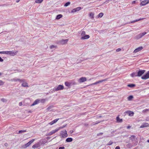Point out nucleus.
Returning <instances> with one entry per match:
<instances>
[{"label":"nucleus","mask_w":149,"mask_h":149,"mask_svg":"<svg viewBox=\"0 0 149 149\" xmlns=\"http://www.w3.org/2000/svg\"><path fill=\"white\" fill-rule=\"evenodd\" d=\"M64 88V86L62 85H59L57 87H55L53 89L52 91L54 92L56 91H57L60 90H63Z\"/></svg>","instance_id":"obj_1"},{"label":"nucleus","mask_w":149,"mask_h":149,"mask_svg":"<svg viewBox=\"0 0 149 149\" xmlns=\"http://www.w3.org/2000/svg\"><path fill=\"white\" fill-rule=\"evenodd\" d=\"M60 136L61 138H63L66 137L68 136L67 133V132L66 130L64 131H61V133H60Z\"/></svg>","instance_id":"obj_2"},{"label":"nucleus","mask_w":149,"mask_h":149,"mask_svg":"<svg viewBox=\"0 0 149 149\" xmlns=\"http://www.w3.org/2000/svg\"><path fill=\"white\" fill-rule=\"evenodd\" d=\"M145 70H139L137 72V75L138 77H140L145 72Z\"/></svg>","instance_id":"obj_3"},{"label":"nucleus","mask_w":149,"mask_h":149,"mask_svg":"<svg viewBox=\"0 0 149 149\" xmlns=\"http://www.w3.org/2000/svg\"><path fill=\"white\" fill-rule=\"evenodd\" d=\"M141 78L142 79L144 80L149 78V71H148L145 74L142 76Z\"/></svg>","instance_id":"obj_4"},{"label":"nucleus","mask_w":149,"mask_h":149,"mask_svg":"<svg viewBox=\"0 0 149 149\" xmlns=\"http://www.w3.org/2000/svg\"><path fill=\"white\" fill-rule=\"evenodd\" d=\"M35 141L34 139H32L26 144L24 146V148H26L27 147H29L34 141Z\"/></svg>","instance_id":"obj_5"},{"label":"nucleus","mask_w":149,"mask_h":149,"mask_svg":"<svg viewBox=\"0 0 149 149\" xmlns=\"http://www.w3.org/2000/svg\"><path fill=\"white\" fill-rule=\"evenodd\" d=\"M11 81H14L15 82H17V81H18L20 83H21L22 82H23L24 81V79H18L17 78H15L11 79Z\"/></svg>","instance_id":"obj_6"},{"label":"nucleus","mask_w":149,"mask_h":149,"mask_svg":"<svg viewBox=\"0 0 149 149\" xmlns=\"http://www.w3.org/2000/svg\"><path fill=\"white\" fill-rule=\"evenodd\" d=\"M149 3V0H144L142 1L140 3V6H142Z\"/></svg>","instance_id":"obj_7"},{"label":"nucleus","mask_w":149,"mask_h":149,"mask_svg":"<svg viewBox=\"0 0 149 149\" xmlns=\"http://www.w3.org/2000/svg\"><path fill=\"white\" fill-rule=\"evenodd\" d=\"M18 51L17 50L11 51H9V54L12 56H14L17 53Z\"/></svg>","instance_id":"obj_8"},{"label":"nucleus","mask_w":149,"mask_h":149,"mask_svg":"<svg viewBox=\"0 0 149 149\" xmlns=\"http://www.w3.org/2000/svg\"><path fill=\"white\" fill-rule=\"evenodd\" d=\"M40 101V99H37L36 100L33 102V103L31 105V106H32L39 103Z\"/></svg>","instance_id":"obj_9"},{"label":"nucleus","mask_w":149,"mask_h":149,"mask_svg":"<svg viewBox=\"0 0 149 149\" xmlns=\"http://www.w3.org/2000/svg\"><path fill=\"white\" fill-rule=\"evenodd\" d=\"M143 49V47H139L135 49L133 52V53H135L139 52L142 50Z\"/></svg>","instance_id":"obj_10"},{"label":"nucleus","mask_w":149,"mask_h":149,"mask_svg":"<svg viewBox=\"0 0 149 149\" xmlns=\"http://www.w3.org/2000/svg\"><path fill=\"white\" fill-rule=\"evenodd\" d=\"M86 81V78L85 77H82L79 79L78 80V81L79 83H82Z\"/></svg>","instance_id":"obj_11"},{"label":"nucleus","mask_w":149,"mask_h":149,"mask_svg":"<svg viewBox=\"0 0 149 149\" xmlns=\"http://www.w3.org/2000/svg\"><path fill=\"white\" fill-rule=\"evenodd\" d=\"M47 143L45 139H41L39 142L40 145H44Z\"/></svg>","instance_id":"obj_12"},{"label":"nucleus","mask_w":149,"mask_h":149,"mask_svg":"<svg viewBox=\"0 0 149 149\" xmlns=\"http://www.w3.org/2000/svg\"><path fill=\"white\" fill-rule=\"evenodd\" d=\"M131 140L132 142H134L136 141V136L134 135H132L129 138Z\"/></svg>","instance_id":"obj_13"},{"label":"nucleus","mask_w":149,"mask_h":149,"mask_svg":"<svg viewBox=\"0 0 149 149\" xmlns=\"http://www.w3.org/2000/svg\"><path fill=\"white\" fill-rule=\"evenodd\" d=\"M68 39L62 40L60 41V42L61 44L62 45L65 44L67 43V42H68Z\"/></svg>","instance_id":"obj_14"},{"label":"nucleus","mask_w":149,"mask_h":149,"mask_svg":"<svg viewBox=\"0 0 149 149\" xmlns=\"http://www.w3.org/2000/svg\"><path fill=\"white\" fill-rule=\"evenodd\" d=\"M58 130H57V128L54 130H53L52 131H51L50 132H49L48 134V135H51L54 134L55 133L58 131Z\"/></svg>","instance_id":"obj_15"},{"label":"nucleus","mask_w":149,"mask_h":149,"mask_svg":"<svg viewBox=\"0 0 149 149\" xmlns=\"http://www.w3.org/2000/svg\"><path fill=\"white\" fill-rule=\"evenodd\" d=\"M146 33V32H143L141 33H140L138 35V38H142L143 36L145 35Z\"/></svg>","instance_id":"obj_16"},{"label":"nucleus","mask_w":149,"mask_h":149,"mask_svg":"<svg viewBox=\"0 0 149 149\" xmlns=\"http://www.w3.org/2000/svg\"><path fill=\"white\" fill-rule=\"evenodd\" d=\"M40 146V145L39 144V142H38L37 143H36L34 145L32 146V147L33 149H35L38 148Z\"/></svg>","instance_id":"obj_17"},{"label":"nucleus","mask_w":149,"mask_h":149,"mask_svg":"<svg viewBox=\"0 0 149 149\" xmlns=\"http://www.w3.org/2000/svg\"><path fill=\"white\" fill-rule=\"evenodd\" d=\"M22 86L24 87H28L27 83L25 82V79H24V81L23 82H22Z\"/></svg>","instance_id":"obj_18"},{"label":"nucleus","mask_w":149,"mask_h":149,"mask_svg":"<svg viewBox=\"0 0 149 149\" xmlns=\"http://www.w3.org/2000/svg\"><path fill=\"white\" fill-rule=\"evenodd\" d=\"M59 118H58L54 119V120L52 121L51 122L49 123V124L51 125H53L57 121L59 120Z\"/></svg>","instance_id":"obj_19"},{"label":"nucleus","mask_w":149,"mask_h":149,"mask_svg":"<svg viewBox=\"0 0 149 149\" xmlns=\"http://www.w3.org/2000/svg\"><path fill=\"white\" fill-rule=\"evenodd\" d=\"M90 38V36L88 35H85L84 36L82 37L81 39V40H84L86 39H88Z\"/></svg>","instance_id":"obj_20"},{"label":"nucleus","mask_w":149,"mask_h":149,"mask_svg":"<svg viewBox=\"0 0 149 149\" xmlns=\"http://www.w3.org/2000/svg\"><path fill=\"white\" fill-rule=\"evenodd\" d=\"M116 119L117 122L118 123L121 122L123 121V119H120L119 116H118L116 117Z\"/></svg>","instance_id":"obj_21"},{"label":"nucleus","mask_w":149,"mask_h":149,"mask_svg":"<svg viewBox=\"0 0 149 149\" xmlns=\"http://www.w3.org/2000/svg\"><path fill=\"white\" fill-rule=\"evenodd\" d=\"M73 140V139L72 138L69 137L67 138L66 140V141L67 142H70L72 141Z\"/></svg>","instance_id":"obj_22"},{"label":"nucleus","mask_w":149,"mask_h":149,"mask_svg":"<svg viewBox=\"0 0 149 149\" xmlns=\"http://www.w3.org/2000/svg\"><path fill=\"white\" fill-rule=\"evenodd\" d=\"M137 72H134L131 74L130 75L132 77H134L137 76Z\"/></svg>","instance_id":"obj_23"},{"label":"nucleus","mask_w":149,"mask_h":149,"mask_svg":"<svg viewBox=\"0 0 149 149\" xmlns=\"http://www.w3.org/2000/svg\"><path fill=\"white\" fill-rule=\"evenodd\" d=\"M143 19V18H140L139 19H137L132 21L131 22L129 23H134L136 22H138V21H140Z\"/></svg>","instance_id":"obj_24"},{"label":"nucleus","mask_w":149,"mask_h":149,"mask_svg":"<svg viewBox=\"0 0 149 149\" xmlns=\"http://www.w3.org/2000/svg\"><path fill=\"white\" fill-rule=\"evenodd\" d=\"M94 13H91L89 14L90 17L92 19L94 18Z\"/></svg>","instance_id":"obj_25"},{"label":"nucleus","mask_w":149,"mask_h":149,"mask_svg":"<svg viewBox=\"0 0 149 149\" xmlns=\"http://www.w3.org/2000/svg\"><path fill=\"white\" fill-rule=\"evenodd\" d=\"M63 16L61 14H59L56 16V19H58L61 18Z\"/></svg>","instance_id":"obj_26"},{"label":"nucleus","mask_w":149,"mask_h":149,"mask_svg":"<svg viewBox=\"0 0 149 149\" xmlns=\"http://www.w3.org/2000/svg\"><path fill=\"white\" fill-rule=\"evenodd\" d=\"M127 86L130 88H133L136 86V85L134 84H128Z\"/></svg>","instance_id":"obj_27"},{"label":"nucleus","mask_w":149,"mask_h":149,"mask_svg":"<svg viewBox=\"0 0 149 149\" xmlns=\"http://www.w3.org/2000/svg\"><path fill=\"white\" fill-rule=\"evenodd\" d=\"M132 143H129L126 145V146L127 148H130L132 146Z\"/></svg>","instance_id":"obj_28"},{"label":"nucleus","mask_w":149,"mask_h":149,"mask_svg":"<svg viewBox=\"0 0 149 149\" xmlns=\"http://www.w3.org/2000/svg\"><path fill=\"white\" fill-rule=\"evenodd\" d=\"M65 84L66 86L68 87L70 86H71V83L67 81L65 82Z\"/></svg>","instance_id":"obj_29"},{"label":"nucleus","mask_w":149,"mask_h":149,"mask_svg":"<svg viewBox=\"0 0 149 149\" xmlns=\"http://www.w3.org/2000/svg\"><path fill=\"white\" fill-rule=\"evenodd\" d=\"M148 125V123H146L145 124H143V125H141V126H140V127L143 128L144 127H147Z\"/></svg>","instance_id":"obj_30"},{"label":"nucleus","mask_w":149,"mask_h":149,"mask_svg":"<svg viewBox=\"0 0 149 149\" xmlns=\"http://www.w3.org/2000/svg\"><path fill=\"white\" fill-rule=\"evenodd\" d=\"M129 115L130 116H133L134 114V113L133 111H129L128 112Z\"/></svg>","instance_id":"obj_31"},{"label":"nucleus","mask_w":149,"mask_h":149,"mask_svg":"<svg viewBox=\"0 0 149 149\" xmlns=\"http://www.w3.org/2000/svg\"><path fill=\"white\" fill-rule=\"evenodd\" d=\"M43 1V0H36L35 2L36 3H41Z\"/></svg>","instance_id":"obj_32"},{"label":"nucleus","mask_w":149,"mask_h":149,"mask_svg":"<svg viewBox=\"0 0 149 149\" xmlns=\"http://www.w3.org/2000/svg\"><path fill=\"white\" fill-rule=\"evenodd\" d=\"M133 98V96L132 95H130L127 97L128 100L130 101Z\"/></svg>","instance_id":"obj_33"},{"label":"nucleus","mask_w":149,"mask_h":149,"mask_svg":"<svg viewBox=\"0 0 149 149\" xmlns=\"http://www.w3.org/2000/svg\"><path fill=\"white\" fill-rule=\"evenodd\" d=\"M67 125V124L65 125H64L62 126L59 127V128H57V130H58V131L59 130L65 127Z\"/></svg>","instance_id":"obj_34"},{"label":"nucleus","mask_w":149,"mask_h":149,"mask_svg":"<svg viewBox=\"0 0 149 149\" xmlns=\"http://www.w3.org/2000/svg\"><path fill=\"white\" fill-rule=\"evenodd\" d=\"M26 132V130H20L18 131V132L17 133L18 134H20L22 133L23 132Z\"/></svg>","instance_id":"obj_35"},{"label":"nucleus","mask_w":149,"mask_h":149,"mask_svg":"<svg viewBox=\"0 0 149 149\" xmlns=\"http://www.w3.org/2000/svg\"><path fill=\"white\" fill-rule=\"evenodd\" d=\"M75 8V10H76V12H77L80 10L81 9V7H78Z\"/></svg>","instance_id":"obj_36"},{"label":"nucleus","mask_w":149,"mask_h":149,"mask_svg":"<svg viewBox=\"0 0 149 149\" xmlns=\"http://www.w3.org/2000/svg\"><path fill=\"white\" fill-rule=\"evenodd\" d=\"M103 14L102 13H100L98 15V17H101L103 16Z\"/></svg>","instance_id":"obj_37"},{"label":"nucleus","mask_w":149,"mask_h":149,"mask_svg":"<svg viewBox=\"0 0 149 149\" xmlns=\"http://www.w3.org/2000/svg\"><path fill=\"white\" fill-rule=\"evenodd\" d=\"M70 2H68L66 3L64 5V6L67 7L70 5Z\"/></svg>","instance_id":"obj_38"},{"label":"nucleus","mask_w":149,"mask_h":149,"mask_svg":"<svg viewBox=\"0 0 149 149\" xmlns=\"http://www.w3.org/2000/svg\"><path fill=\"white\" fill-rule=\"evenodd\" d=\"M107 80V79H104L102 80H100V81H97L98 82V84L102 83L103 81H106Z\"/></svg>","instance_id":"obj_39"},{"label":"nucleus","mask_w":149,"mask_h":149,"mask_svg":"<svg viewBox=\"0 0 149 149\" xmlns=\"http://www.w3.org/2000/svg\"><path fill=\"white\" fill-rule=\"evenodd\" d=\"M53 107V106H49L47 108V109L49 111H51L52 110H51V108Z\"/></svg>","instance_id":"obj_40"},{"label":"nucleus","mask_w":149,"mask_h":149,"mask_svg":"<svg viewBox=\"0 0 149 149\" xmlns=\"http://www.w3.org/2000/svg\"><path fill=\"white\" fill-rule=\"evenodd\" d=\"M113 143V142L111 141H110L109 143L107 144V146H110Z\"/></svg>","instance_id":"obj_41"},{"label":"nucleus","mask_w":149,"mask_h":149,"mask_svg":"<svg viewBox=\"0 0 149 149\" xmlns=\"http://www.w3.org/2000/svg\"><path fill=\"white\" fill-rule=\"evenodd\" d=\"M86 35V32L84 31H82V32L81 35L82 36V37L83 36H84Z\"/></svg>","instance_id":"obj_42"},{"label":"nucleus","mask_w":149,"mask_h":149,"mask_svg":"<svg viewBox=\"0 0 149 149\" xmlns=\"http://www.w3.org/2000/svg\"><path fill=\"white\" fill-rule=\"evenodd\" d=\"M1 101L3 102H5L7 101V100L6 99H5L3 98L1 99Z\"/></svg>","instance_id":"obj_43"},{"label":"nucleus","mask_w":149,"mask_h":149,"mask_svg":"<svg viewBox=\"0 0 149 149\" xmlns=\"http://www.w3.org/2000/svg\"><path fill=\"white\" fill-rule=\"evenodd\" d=\"M3 54H9V51H3Z\"/></svg>","instance_id":"obj_44"},{"label":"nucleus","mask_w":149,"mask_h":149,"mask_svg":"<svg viewBox=\"0 0 149 149\" xmlns=\"http://www.w3.org/2000/svg\"><path fill=\"white\" fill-rule=\"evenodd\" d=\"M4 84V82L1 80H0V85H2Z\"/></svg>","instance_id":"obj_45"},{"label":"nucleus","mask_w":149,"mask_h":149,"mask_svg":"<svg viewBox=\"0 0 149 149\" xmlns=\"http://www.w3.org/2000/svg\"><path fill=\"white\" fill-rule=\"evenodd\" d=\"M76 10L75 8H74L72 10L71 12V13H73L76 12Z\"/></svg>","instance_id":"obj_46"},{"label":"nucleus","mask_w":149,"mask_h":149,"mask_svg":"<svg viewBox=\"0 0 149 149\" xmlns=\"http://www.w3.org/2000/svg\"><path fill=\"white\" fill-rule=\"evenodd\" d=\"M103 120H100V121H96V123H95V124H97L99 123H100L102 121H103Z\"/></svg>","instance_id":"obj_47"},{"label":"nucleus","mask_w":149,"mask_h":149,"mask_svg":"<svg viewBox=\"0 0 149 149\" xmlns=\"http://www.w3.org/2000/svg\"><path fill=\"white\" fill-rule=\"evenodd\" d=\"M149 110L148 109H146L143 110V112H145Z\"/></svg>","instance_id":"obj_48"},{"label":"nucleus","mask_w":149,"mask_h":149,"mask_svg":"<svg viewBox=\"0 0 149 149\" xmlns=\"http://www.w3.org/2000/svg\"><path fill=\"white\" fill-rule=\"evenodd\" d=\"M56 47V46H54V45H52L50 46V48L51 49H52Z\"/></svg>","instance_id":"obj_49"},{"label":"nucleus","mask_w":149,"mask_h":149,"mask_svg":"<svg viewBox=\"0 0 149 149\" xmlns=\"http://www.w3.org/2000/svg\"><path fill=\"white\" fill-rule=\"evenodd\" d=\"M103 134V133L101 132V133H100L97 134V136H100V135H102Z\"/></svg>","instance_id":"obj_50"},{"label":"nucleus","mask_w":149,"mask_h":149,"mask_svg":"<svg viewBox=\"0 0 149 149\" xmlns=\"http://www.w3.org/2000/svg\"><path fill=\"white\" fill-rule=\"evenodd\" d=\"M121 49L120 48H118L117 49H116V52H119V51H121Z\"/></svg>","instance_id":"obj_51"},{"label":"nucleus","mask_w":149,"mask_h":149,"mask_svg":"<svg viewBox=\"0 0 149 149\" xmlns=\"http://www.w3.org/2000/svg\"><path fill=\"white\" fill-rule=\"evenodd\" d=\"M137 142H136V143H133V146H136L137 145Z\"/></svg>","instance_id":"obj_52"},{"label":"nucleus","mask_w":149,"mask_h":149,"mask_svg":"<svg viewBox=\"0 0 149 149\" xmlns=\"http://www.w3.org/2000/svg\"><path fill=\"white\" fill-rule=\"evenodd\" d=\"M64 148H65L63 146V147H59L58 149H64Z\"/></svg>","instance_id":"obj_53"},{"label":"nucleus","mask_w":149,"mask_h":149,"mask_svg":"<svg viewBox=\"0 0 149 149\" xmlns=\"http://www.w3.org/2000/svg\"><path fill=\"white\" fill-rule=\"evenodd\" d=\"M3 61V60L1 58V57H0V62H2Z\"/></svg>","instance_id":"obj_54"},{"label":"nucleus","mask_w":149,"mask_h":149,"mask_svg":"<svg viewBox=\"0 0 149 149\" xmlns=\"http://www.w3.org/2000/svg\"><path fill=\"white\" fill-rule=\"evenodd\" d=\"M98 84V81L96 82H95L92 84V85H95Z\"/></svg>","instance_id":"obj_55"},{"label":"nucleus","mask_w":149,"mask_h":149,"mask_svg":"<svg viewBox=\"0 0 149 149\" xmlns=\"http://www.w3.org/2000/svg\"><path fill=\"white\" fill-rule=\"evenodd\" d=\"M115 149H120V147L119 146H117L116 147Z\"/></svg>","instance_id":"obj_56"},{"label":"nucleus","mask_w":149,"mask_h":149,"mask_svg":"<svg viewBox=\"0 0 149 149\" xmlns=\"http://www.w3.org/2000/svg\"><path fill=\"white\" fill-rule=\"evenodd\" d=\"M22 104V102H20L19 103V106H21Z\"/></svg>","instance_id":"obj_57"},{"label":"nucleus","mask_w":149,"mask_h":149,"mask_svg":"<svg viewBox=\"0 0 149 149\" xmlns=\"http://www.w3.org/2000/svg\"><path fill=\"white\" fill-rule=\"evenodd\" d=\"M4 146L6 147H7V146H8V144L7 143H5V144H4Z\"/></svg>","instance_id":"obj_58"},{"label":"nucleus","mask_w":149,"mask_h":149,"mask_svg":"<svg viewBox=\"0 0 149 149\" xmlns=\"http://www.w3.org/2000/svg\"><path fill=\"white\" fill-rule=\"evenodd\" d=\"M116 131V130L112 131H111V134L115 132Z\"/></svg>","instance_id":"obj_59"},{"label":"nucleus","mask_w":149,"mask_h":149,"mask_svg":"<svg viewBox=\"0 0 149 149\" xmlns=\"http://www.w3.org/2000/svg\"><path fill=\"white\" fill-rule=\"evenodd\" d=\"M146 120L147 121H149V118H146Z\"/></svg>","instance_id":"obj_60"},{"label":"nucleus","mask_w":149,"mask_h":149,"mask_svg":"<svg viewBox=\"0 0 149 149\" xmlns=\"http://www.w3.org/2000/svg\"><path fill=\"white\" fill-rule=\"evenodd\" d=\"M130 127H131L130 126H128L127 127V129H129L130 128Z\"/></svg>","instance_id":"obj_61"},{"label":"nucleus","mask_w":149,"mask_h":149,"mask_svg":"<svg viewBox=\"0 0 149 149\" xmlns=\"http://www.w3.org/2000/svg\"><path fill=\"white\" fill-rule=\"evenodd\" d=\"M101 117H102V116H97V118H101Z\"/></svg>","instance_id":"obj_62"},{"label":"nucleus","mask_w":149,"mask_h":149,"mask_svg":"<svg viewBox=\"0 0 149 149\" xmlns=\"http://www.w3.org/2000/svg\"><path fill=\"white\" fill-rule=\"evenodd\" d=\"M3 52H0V54H3Z\"/></svg>","instance_id":"obj_63"},{"label":"nucleus","mask_w":149,"mask_h":149,"mask_svg":"<svg viewBox=\"0 0 149 149\" xmlns=\"http://www.w3.org/2000/svg\"><path fill=\"white\" fill-rule=\"evenodd\" d=\"M19 1V0H17L16 2H18Z\"/></svg>","instance_id":"obj_64"}]
</instances>
